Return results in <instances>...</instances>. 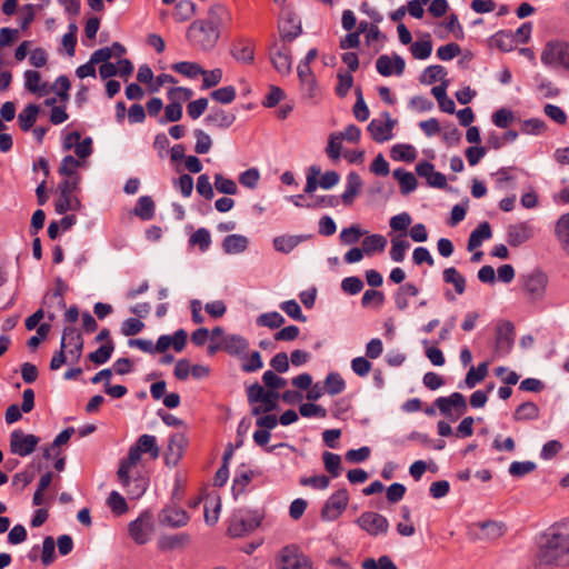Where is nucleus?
<instances>
[{
    "label": "nucleus",
    "instance_id": "50",
    "mask_svg": "<svg viewBox=\"0 0 569 569\" xmlns=\"http://www.w3.org/2000/svg\"><path fill=\"white\" fill-rule=\"evenodd\" d=\"M361 566L362 569H397V566L389 556H381L378 560L366 558Z\"/></svg>",
    "mask_w": 569,
    "mask_h": 569
},
{
    "label": "nucleus",
    "instance_id": "39",
    "mask_svg": "<svg viewBox=\"0 0 569 569\" xmlns=\"http://www.w3.org/2000/svg\"><path fill=\"white\" fill-rule=\"evenodd\" d=\"M84 166V161L78 160L72 156H67L61 161V164L59 167V173L64 178L79 176L77 170Z\"/></svg>",
    "mask_w": 569,
    "mask_h": 569
},
{
    "label": "nucleus",
    "instance_id": "5",
    "mask_svg": "<svg viewBox=\"0 0 569 569\" xmlns=\"http://www.w3.org/2000/svg\"><path fill=\"white\" fill-rule=\"evenodd\" d=\"M274 562L277 569H313L310 559L295 545L283 547Z\"/></svg>",
    "mask_w": 569,
    "mask_h": 569
},
{
    "label": "nucleus",
    "instance_id": "40",
    "mask_svg": "<svg viewBox=\"0 0 569 569\" xmlns=\"http://www.w3.org/2000/svg\"><path fill=\"white\" fill-rule=\"evenodd\" d=\"M411 54L415 59L423 60L430 57L432 51V43L430 36L426 34L425 40L416 41L410 46Z\"/></svg>",
    "mask_w": 569,
    "mask_h": 569
},
{
    "label": "nucleus",
    "instance_id": "20",
    "mask_svg": "<svg viewBox=\"0 0 569 569\" xmlns=\"http://www.w3.org/2000/svg\"><path fill=\"white\" fill-rule=\"evenodd\" d=\"M159 520L162 525L171 528H179L187 525L189 517L182 509L176 507H167L159 515Z\"/></svg>",
    "mask_w": 569,
    "mask_h": 569
},
{
    "label": "nucleus",
    "instance_id": "14",
    "mask_svg": "<svg viewBox=\"0 0 569 569\" xmlns=\"http://www.w3.org/2000/svg\"><path fill=\"white\" fill-rule=\"evenodd\" d=\"M535 229L531 223L518 222L508 228V243L511 247H519L533 238Z\"/></svg>",
    "mask_w": 569,
    "mask_h": 569
},
{
    "label": "nucleus",
    "instance_id": "27",
    "mask_svg": "<svg viewBox=\"0 0 569 569\" xmlns=\"http://www.w3.org/2000/svg\"><path fill=\"white\" fill-rule=\"evenodd\" d=\"M560 247L569 254V213L562 214L555 226Z\"/></svg>",
    "mask_w": 569,
    "mask_h": 569
},
{
    "label": "nucleus",
    "instance_id": "15",
    "mask_svg": "<svg viewBox=\"0 0 569 569\" xmlns=\"http://www.w3.org/2000/svg\"><path fill=\"white\" fill-rule=\"evenodd\" d=\"M547 282V276L540 271H535L523 278L525 290L532 299L542 297Z\"/></svg>",
    "mask_w": 569,
    "mask_h": 569
},
{
    "label": "nucleus",
    "instance_id": "10",
    "mask_svg": "<svg viewBox=\"0 0 569 569\" xmlns=\"http://www.w3.org/2000/svg\"><path fill=\"white\" fill-rule=\"evenodd\" d=\"M270 59L273 67L280 73H288L291 70V49L289 43L277 42L270 48Z\"/></svg>",
    "mask_w": 569,
    "mask_h": 569
},
{
    "label": "nucleus",
    "instance_id": "31",
    "mask_svg": "<svg viewBox=\"0 0 569 569\" xmlns=\"http://www.w3.org/2000/svg\"><path fill=\"white\" fill-rule=\"evenodd\" d=\"M133 213L141 220H150L154 216V202L151 197H140L134 207Z\"/></svg>",
    "mask_w": 569,
    "mask_h": 569
},
{
    "label": "nucleus",
    "instance_id": "19",
    "mask_svg": "<svg viewBox=\"0 0 569 569\" xmlns=\"http://www.w3.org/2000/svg\"><path fill=\"white\" fill-rule=\"evenodd\" d=\"M280 42L289 43L301 33L300 21L291 16H283L279 22Z\"/></svg>",
    "mask_w": 569,
    "mask_h": 569
},
{
    "label": "nucleus",
    "instance_id": "21",
    "mask_svg": "<svg viewBox=\"0 0 569 569\" xmlns=\"http://www.w3.org/2000/svg\"><path fill=\"white\" fill-rule=\"evenodd\" d=\"M249 349V342L246 338L237 335H230L222 340V350L230 356L242 357Z\"/></svg>",
    "mask_w": 569,
    "mask_h": 569
},
{
    "label": "nucleus",
    "instance_id": "32",
    "mask_svg": "<svg viewBox=\"0 0 569 569\" xmlns=\"http://www.w3.org/2000/svg\"><path fill=\"white\" fill-rule=\"evenodd\" d=\"M387 246V240L381 234H371L363 239L362 250L365 254L371 256L375 252H382Z\"/></svg>",
    "mask_w": 569,
    "mask_h": 569
},
{
    "label": "nucleus",
    "instance_id": "1",
    "mask_svg": "<svg viewBox=\"0 0 569 569\" xmlns=\"http://www.w3.org/2000/svg\"><path fill=\"white\" fill-rule=\"evenodd\" d=\"M569 566V536H539L535 553L536 569Z\"/></svg>",
    "mask_w": 569,
    "mask_h": 569
},
{
    "label": "nucleus",
    "instance_id": "37",
    "mask_svg": "<svg viewBox=\"0 0 569 569\" xmlns=\"http://www.w3.org/2000/svg\"><path fill=\"white\" fill-rule=\"evenodd\" d=\"M488 375V365L486 362L479 363L478 367H471L467 372L465 383L468 388H473L477 383L481 382Z\"/></svg>",
    "mask_w": 569,
    "mask_h": 569
},
{
    "label": "nucleus",
    "instance_id": "2",
    "mask_svg": "<svg viewBox=\"0 0 569 569\" xmlns=\"http://www.w3.org/2000/svg\"><path fill=\"white\" fill-rule=\"evenodd\" d=\"M117 477L130 499L140 498L147 490L149 478L142 463L126 457L119 463Z\"/></svg>",
    "mask_w": 569,
    "mask_h": 569
},
{
    "label": "nucleus",
    "instance_id": "58",
    "mask_svg": "<svg viewBox=\"0 0 569 569\" xmlns=\"http://www.w3.org/2000/svg\"><path fill=\"white\" fill-rule=\"evenodd\" d=\"M214 186L219 192L226 194H236L238 191L236 182L229 178H224L220 173L214 176Z\"/></svg>",
    "mask_w": 569,
    "mask_h": 569
},
{
    "label": "nucleus",
    "instance_id": "54",
    "mask_svg": "<svg viewBox=\"0 0 569 569\" xmlns=\"http://www.w3.org/2000/svg\"><path fill=\"white\" fill-rule=\"evenodd\" d=\"M56 559V542L53 536H46L42 545L41 561L44 566L51 565Z\"/></svg>",
    "mask_w": 569,
    "mask_h": 569
},
{
    "label": "nucleus",
    "instance_id": "59",
    "mask_svg": "<svg viewBox=\"0 0 569 569\" xmlns=\"http://www.w3.org/2000/svg\"><path fill=\"white\" fill-rule=\"evenodd\" d=\"M252 478H253V472L251 470H244V471H241L240 473H238L236 476V478L233 479V485H232L233 493L240 495V493L244 492L246 487L250 483Z\"/></svg>",
    "mask_w": 569,
    "mask_h": 569
},
{
    "label": "nucleus",
    "instance_id": "44",
    "mask_svg": "<svg viewBox=\"0 0 569 569\" xmlns=\"http://www.w3.org/2000/svg\"><path fill=\"white\" fill-rule=\"evenodd\" d=\"M385 293L379 290L370 289L365 291L361 298V306L363 308L378 309L385 303Z\"/></svg>",
    "mask_w": 569,
    "mask_h": 569
},
{
    "label": "nucleus",
    "instance_id": "47",
    "mask_svg": "<svg viewBox=\"0 0 569 569\" xmlns=\"http://www.w3.org/2000/svg\"><path fill=\"white\" fill-rule=\"evenodd\" d=\"M326 470L333 477H338L341 472V458L337 453L326 451L322 455Z\"/></svg>",
    "mask_w": 569,
    "mask_h": 569
},
{
    "label": "nucleus",
    "instance_id": "11",
    "mask_svg": "<svg viewBox=\"0 0 569 569\" xmlns=\"http://www.w3.org/2000/svg\"><path fill=\"white\" fill-rule=\"evenodd\" d=\"M436 406L440 412L447 417L452 416L453 411L457 417H460L467 410L466 398L459 392H453L449 397L438 398L436 400Z\"/></svg>",
    "mask_w": 569,
    "mask_h": 569
},
{
    "label": "nucleus",
    "instance_id": "7",
    "mask_svg": "<svg viewBox=\"0 0 569 569\" xmlns=\"http://www.w3.org/2000/svg\"><path fill=\"white\" fill-rule=\"evenodd\" d=\"M39 443L34 435L24 433L22 430H13L10 435V450L13 455L26 457L32 453Z\"/></svg>",
    "mask_w": 569,
    "mask_h": 569
},
{
    "label": "nucleus",
    "instance_id": "49",
    "mask_svg": "<svg viewBox=\"0 0 569 569\" xmlns=\"http://www.w3.org/2000/svg\"><path fill=\"white\" fill-rule=\"evenodd\" d=\"M171 68L173 71H176L182 76H186L188 78H197L202 72V68L196 62H188V61L177 62V63L172 64Z\"/></svg>",
    "mask_w": 569,
    "mask_h": 569
},
{
    "label": "nucleus",
    "instance_id": "62",
    "mask_svg": "<svg viewBox=\"0 0 569 569\" xmlns=\"http://www.w3.org/2000/svg\"><path fill=\"white\" fill-rule=\"evenodd\" d=\"M196 146L194 151L199 154L209 152L212 146L211 138L204 131L198 129L194 131Z\"/></svg>",
    "mask_w": 569,
    "mask_h": 569
},
{
    "label": "nucleus",
    "instance_id": "55",
    "mask_svg": "<svg viewBox=\"0 0 569 569\" xmlns=\"http://www.w3.org/2000/svg\"><path fill=\"white\" fill-rule=\"evenodd\" d=\"M193 96V92L189 88L173 87L168 91V99L170 103H178L182 107V103L188 101Z\"/></svg>",
    "mask_w": 569,
    "mask_h": 569
},
{
    "label": "nucleus",
    "instance_id": "63",
    "mask_svg": "<svg viewBox=\"0 0 569 569\" xmlns=\"http://www.w3.org/2000/svg\"><path fill=\"white\" fill-rule=\"evenodd\" d=\"M536 469V463L532 461H515L509 467V473L512 477H523Z\"/></svg>",
    "mask_w": 569,
    "mask_h": 569
},
{
    "label": "nucleus",
    "instance_id": "42",
    "mask_svg": "<svg viewBox=\"0 0 569 569\" xmlns=\"http://www.w3.org/2000/svg\"><path fill=\"white\" fill-rule=\"evenodd\" d=\"M323 388L327 393L335 396L345 390L346 383L339 373L332 372L327 376Z\"/></svg>",
    "mask_w": 569,
    "mask_h": 569
},
{
    "label": "nucleus",
    "instance_id": "64",
    "mask_svg": "<svg viewBox=\"0 0 569 569\" xmlns=\"http://www.w3.org/2000/svg\"><path fill=\"white\" fill-rule=\"evenodd\" d=\"M298 244V239L292 236L277 237L273 240V246L277 251L290 252Z\"/></svg>",
    "mask_w": 569,
    "mask_h": 569
},
{
    "label": "nucleus",
    "instance_id": "25",
    "mask_svg": "<svg viewBox=\"0 0 569 569\" xmlns=\"http://www.w3.org/2000/svg\"><path fill=\"white\" fill-rule=\"evenodd\" d=\"M54 207L58 213H64L67 211H78L81 209V201L78 198L77 193L59 192V196L54 202Z\"/></svg>",
    "mask_w": 569,
    "mask_h": 569
},
{
    "label": "nucleus",
    "instance_id": "22",
    "mask_svg": "<svg viewBox=\"0 0 569 569\" xmlns=\"http://www.w3.org/2000/svg\"><path fill=\"white\" fill-rule=\"evenodd\" d=\"M515 327L510 321H500L496 327V343L498 349L509 350L513 343Z\"/></svg>",
    "mask_w": 569,
    "mask_h": 569
},
{
    "label": "nucleus",
    "instance_id": "23",
    "mask_svg": "<svg viewBox=\"0 0 569 569\" xmlns=\"http://www.w3.org/2000/svg\"><path fill=\"white\" fill-rule=\"evenodd\" d=\"M24 87L28 91L38 96L49 93L48 83L42 80L40 72L36 70H27L24 72Z\"/></svg>",
    "mask_w": 569,
    "mask_h": 569
},
{
    "label": "nucleus",
    "instance_id": "24",
    "mask_svg": "<svg viewBox=\"0 0 569 569\" xmlns=\"http://www.w3.org/2000/svg\"><path fill=\"white\" fill-rule=\"evenodd\" d=\"M362 187L361 178L356 172H350L347 177L346 190L341 196L343 204L351 206L355 198L360 193Z\"/></svg>",
    "mask_w": 569,
    "mask_h": 569
},
{
    "label": "nucleus",
    "instance_id": "28",
    "mask_svg": "<svg viewBox=\"0 0 569 569\" xmlns=\"http://www.w3.org/2000/svg\"><path fill=\"white\" fill-rule=\"evenodd\" d=\"M491 238V228L488 222L480 223L470 234L468 240V250L473 251L480 247L482 241Z\"/></svg>",
    "mask_w": 569,
    "mask_h": 569
},
{
    "label": "nucleus",
    "instance_id": "34",
    "mask_svg": "<svg viewBox=\"0 0 569 569\" xmlns=\"http://www.w3.org/2000/svg\"><path fill=\"white\" fill-rule=\"evenodd\" d=\"M539 407L533 402H523L517 407L513 418L517 421L535 420L539 417Z\"/></svg>",
    "mask_w": 569,
    "mask_h": 569
},
{
    "label": "nucleus",
    "instance_id": "38",
    "mask_svg": "<svg viewBox=\"0 0 569 569\" xmlns=\"http://www.w3.org/2000/svg\"><path fill=\"white\" fill-rule=\"evenodd\" d=\"M443 280L451 283L458 295H462L466 290V279L453 267L447 268L443 271Z\"/></svg>",
    "mask_w": 569,
    "mask_h": 569
},
{
    "label": "nucleus",
    "instance_id": "45",
    "mask_svg": "<svg viewBox=\"0 0 569 569\" xmlns=\"http://www.w3.org/2000/svg\"><path fill=\"white\" fill-rule=\"evenodd\" d=\"M114 349V345L112 340H108L100 348H98L94 352L89 353L88 358L96 365H102L109 360L111 353Z\"/></svg>",
    "mask_w": 569,
    "mask_h": 569
},
{
    "label": "nucleus",
    "instance_id": "33",
    "mask_svg": "<svg viewBox=\"0 0 569 569\" xmlns=\"http://www.w3.org/2000/svg\"><path fill=\"white\" fill-rule=\"evenodd\" d=\"M278 399L279 395L277 391L267 390V392L257 402L259 406L253 409V415L268 413L272 411L277 407Z\"/></svg>",
    "mask_w": 569,
    "mask_h": 569
},
{
    "label": "nucleus",
    "instance_id": "46",
    "mask_svg": "<svg viewBox=\"0 0 569 569\" xmlns=\"http://www.w3.org/2000/svg\"><path fill=\"white\" fill-rule=\"evenodd\" d=\"M391 156L395 160L411 162L416 159V149L410 144H396L391 149Z\"/></svg>",
    "mask_w": 569,
    "mask_h": 569
},
{
    "label": "nucleus",
    "instance_id": "51",
    "mask_svg": "<svg viewBox=\"0 0 569 569\" xmlns=\"http://www.w3.org/2000/svg\"><path fill=\"white\" fill-rule=\"evenodd\" d=\"M487 531L488 533L491 532H501L506 531L507 527L503 522L500 521H493V520H485V521H478L471 525L470 531Z\"/></svg>",
    "mask_w": 569,
    "mask_h": 569
},
{
    "label": "nucleus",
    "instance_id": "8",
    "mask_svg": "<svg viewBox=\"0 0 569 569\" xmlns=\"http://www.w3.org/2000/svg\"><path fill=\"white\" fill-rule=\"evenodd\" d=\"M396 123L397 121L388 112H383L379 118L371 120L368 131L376 142H385L392 138Z\"/></svg>",
    "mask_w": 569,
    "mask_h": 569
},
{
    "label": "nucleus",
    "instance_id": "48",
    "mask_svg": "<svg viewBox=\"0 0 569 569\" xmlns=\"http://www.w3.org/2000/svg\"><path fill=\"white\" fill-rule=\"evenodd\" d=\"M241 359V369L244 372H254L262 368L263 362L261 359V355L258 351L251 352L249 356L247 353Z\"/></svg>",
    "mask_w": 569,
    "mask_h": 569
},
{
    "label": "nucleus",
    "instance_id": "26",
    "mask_svg": "<svg viewBox=\"0 0 569 569\" xmlns=\"http://www.w3.org/2000/svg\"><path fill=\"white\" fill-rule=\"evenodd\" d=\"M189 536H160L157 542L162 552L182 549L189 541Z\"/></svg>",
    "mask_w": 569,
    "mask_h": 569
},
{
    "label": "nucleus",
    "instance_id": "6",
    "mask_svg": "<svg viewBox=\"0 0 569 569\" xmlns=\"http://www.w3.org/2000/svg\"><path fill=\"white\" fill-rule=\"evenodd\" d=\"M149 455L151 459H157L160 455V449L157 445L154 436L142 435L138 438L136 443L130 447L127 458L142 463V455Z\"/></svg>",
    "mask_w": 569,
    "mask_h": 569
},
{
    "label": "nucleus",
    "instance_id": "43",
    "mask_svg": "<svg viewBox=\"0 0 569 569\" xmlns=\"http://www.w3.org/2000/svg\"><path fill=\"white\" fill-rule=\"evenodd\" d=\"M233 57L243 63H250L253 60V47L250 42L240 41L232 49Z\"/></svg>",
    "mask_w": 569,
    "mask_h": 569
},
{
    "label": "nucleus",
    "instance_id": "41",
    "mask_svg": "<svg viewBox=\"0 0 569 569\" xmlns=\"http://www.w3.org/2000/svg\"><path fill=\"white\" fill-rule=\"evenodd\" d=\"M393 177L398 180L402 193H409L417 187V179L411 172L398 169L393 171Z\"/></svg>",
    "mask_w": 569,
    "mask_h": 569
},
{
    "label": "nucleus",
    "instance_id": "53",
    "mask_svg": "<svg viewBox=\"0 0 569 569\" xmlns=\"http://www.w3.org/2000/svg\"><path fill=\"white\" fill-rule=\"evenodd\" d=\"M189 242L191 246L199 247L201 251H206L211 243V237L207 229L200 228L191 234Z\"/></svg>",
    "mask_w": 569,
    "mask_h": 569
},
{
    "label": "nucleus",
    "instance_id": "12",
    "mask_svg": "<svg viewBox=\"0 0 569 569\" xmlns=\"http://www.w3.org/2000/svg\"><path fill=\"white\" fill-rule=\"evenodd\" d=\"M376 68L383 77L401 76L405 71L406 62L398 54H382L377 59Z\"/></svg>",
    "mask_w": 569,
    "mask_h": 569
},
{
    "label": "nucleus",
    "instance_id": "57",
    "mask_svg": "<svg viewBox=\"0 0 569 569\" xmlns=\"http://www.w3.org/2000/svg\"><path fill=\"white\" fill-rule=\"evenodd\" d=\"M363 233L360 227L356 224L345 228L340 233V242L343 244H355L360 240Z\"/></svg>",
    "mask_w": 569,
    "mask_h": 569
},
{
    "label": "nucleus",
    "instance_id": "30",
    "mask_svg": "<svg viewBox=\"0 0 569 569\" xmlns=\"http://www.w3.org/2000/svg\"><path fill=\"white\" fill-rule=\"evenodd\" d=\"M40 108L37 104H28L18 116V122L23 131H28L36 123Z\"/></svg>",
    "mask_w": 569,
    "mask_h": 569
},
{
    "label": "nucleus",
    "instance_id": "18",
    "mask_svg": "<svg viewBox=\"0 0 569 569\" xmlns=\"http://www.w3.org/2000/svg\"><path fill=\"white\" fill-rule=\"evenodd\" d=\"M417 174L425 178L428 184L436 188H443L447 186V179L445 174L435 170V167L430 162H420L416 167Z\"/></svg>",
    "mask_w": 569,
    "mask_h": 569
},
{
    "label": "nucleus",
    "instance_id": "17",
    "mask_svg": "<svg viewBox=\"0 0 569 569\" xmlns=\"http://www.w3.org/2000/svg\"><path fill=\"white\" fill-rule=\"evenodd\" d=\"M188 445L186 436L181 432L174 433L170 437L168 449L166 452V462L168 465H177L181 459L184 449Z\"/></svg>",
    "mask_w": 569,
    "mask_h": 569
},
{
    "label": "nucleus",
    "instance_id": "35",
    "mask_svg": "<svg viewBox=\"0 0 569 569\" xmlns=\"http://www.w3.org/2000/svg\"><path fill=\"white\" fill-rule=\"evenodd\" d=\"M206 121L210 126H214L218 128H228L233 123L234 116L219 109L208 114Z\"/></svg>",
    "mask_w": 569,
    "mask_h": 569
},
{
    "label": "nucleus",
    "instance_id": "4",
    "mask_svg": "<svg viewBox=\"0 0 569 569\" xmlns=\"http://www.w3.org/2000/svg\"><path fill=\"white\" fill-rule=\"evenodd\" d=\"M541 62L552 69L569 70V43L562 40H550L541 50Z\"/></svg>",
    "mask_w": 569,
    "mask_h": 569
},
{
    "label": "nucleus",
    "instance_id": "60",
    "mask_svg": "<svg viewBox=\"0 0 569 569\" xmlns=\"http://www.w3.org/2000/svg\"><path fill=\"white\" fill-rule=\"evenodd\" d=\"M337 78L338 84L336 87V93L339 97H346L353 84V77L349 72L339 71Z\"/></svg>",
    "mask_w": 569,
    "mask_h": 569
},
{
    "label": "nucleus",
    "instance_id": "29",
    "mask_svg": "<svg viewBox=\"0 0 569 569\" xmlns=\"http://www.w3.org/2000/svg\"><path fill=\"white\" fill-rule=\"evenodd\" d=\"M248 247V239L241 234H230L223 239L222 248L229 254L243 252Z\"/></svg>",
    "mask_w": 569,
    "mask_h": 569
},
{
    "label": "nucleus",
    "instance_id": "36",
    "mask_svg": "<svg viewBox=\"0 0 569 569\" xmlns=\"http://www.w3.org/2000/svg\"><path fill=\"white\" fill-rule=\"evenodd\" d=\"M153 517L149 512L141 513L129 526V533H147L152 530Z\"/></svg>",
    "mask_w": 569,
    "mask_h": 569
},
{
    "label": "nucleus",
    "instance_id": "3",
    "mask_svg": "<svg viewBox=\"0 0 569 569\" xmlns=\"http://www.w3.org/2000/svg\"><path fill=\"white\" fill-rule=\"evenodd\" d=\"M83 349L81 333L73 327L63 330L60 350L54 353L50 361V369H60L68 360L76 362L80 359Z\"/></svg>",
    "mask_w": 569,
    "mask_h": 569
},
{
    "label": "nucleus",
    "instance_id": "13",
    "mask_svg": "<svg viewBox=\"0 0 569 569\" xmlns=\"http://www.w3.org/2000/svg\"><path fill=\"white\" fill-rule=\"evenodd\" d=\"M358 523L362 530L369 533H383L388 530L387 519L373 511L363 512L359 517Z\"/></svg>",
    "mask_w": 569,
    "mask_h": 569
},
{
    "label": "nucleus",
    "instance_id": "16",
    "mask_svg": "<svg viewBox=\"0 0 569 569\" xmlns=\"http://www.w3.org/2000/svg\"><path fill=\"white\" fill-rule=\"evenodd\" d=\"M298 76L303 94L308 98H316L319 93V89L310 66L300 63L298 66Z\"/></svg>",
    "mask_w": 569,
    "mask_h": 569
},
{
    "label": "nucleus",
    "instance_id": "52",
    "mask_svg": "<svg viewBox=\"0 0 569 569\" xmlns=\"http://www.w3.org/2000/svg\"><path fill=\"white\" fill-rule=\"evenodd\" d=\"M107 505L116 515H123L128 511V505L126 499L117 491H112L109 495L107 499Z\"/></svg>",
    "mask_w": 569,
    "mask_h": 569
},
{
    "label": "nucleus",
    "instance_id": "61",
    "mask_svg": "<svg viewBox=\"0 0 569 569\" xmlns=\"http://www.w3.org/2000/svg\"><path fill=\"white\" fill-rule=\"evenodd\" d=\"M341 137H338V133H331L329 137L328 146L326 148L327 156L333 160L337 161L341 156Z\"/></svg>",
    "mask_w": 569,
    "mask_h": 569
},
{
    "label": "nucleus",
    "instance_id": "9",
    "mask_svg": "<svg viewBox=\"0 0 569 569\" xmlns=\"http://www.w3.org/2000/svg\"><path fill=\"white\" fill-rule=\"evenodd\" d=\"M349 493L346 489L337 490L325 503L321 516L325 520L337 519L347 508Z\"/></svg>",
    "mask_w": 569,
    "mask_h": 569
},
{
    "label": "nucleus",
    "instance_id": "56",
    "mask_svg": "<svg viewBox=\"0 0 569 569\" xmlns=\"http://www.w3.org/2000/svg\"><path fill=\"white\" fill-rule=\"evenodd\" d=\"M409 242L401 239L395 238L391 240L390 257L396 262H401L405 259L406 251L409 248Z\"/></svg>",
    "mask_w": 569,
    "mask_h": 569
}]
</instances>
